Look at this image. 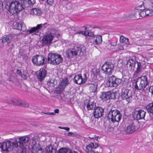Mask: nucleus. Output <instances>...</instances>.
<instances>
[{
  "mask_svg": "<svg viewBox=\"0 0 153 153\" xmlns=\"http://www.w3.org/2000/svg\"><path fill=\"white\" fill-rule=\"evenodd\" d=\"M12 39V37L10 35L4 36L0 39V47L2 48L8 45Z\"/></svg>",
  "mask_w": 153,
  "mask_h": 153,
  "instance_id": "4468645a",
  "label": "nucleus"
},
{
  "mask_svg": "<svg viewBox=\"0 0 153 153\" xmlns=\"http://www.w3.org/2000/svg\"><path fill=\"white\" fill-rule=\"evenodd\" d=\"M31 13L35 15H40L42 13L41 10L40 8H34L31 11Z\"/></svg>",
  "mask_w": 153,
  "mask_h": 153,
  "instance_id": "72a5a7b5",
  "label": "nucleus"
},
{
  "mask_svg": "<svg viewBox=\"0 0 153 153\" xmlns=\"http://www.w3.org/2000/svg\"><path fill=\"white\" fill-rule=\"evenodd\" d=\"M22 102L21 101L16 99L12 101V104L17 106H21Z\"/></svg>",
  "mask_w": 153,
  "mask_h": 153,
  "instance_id": "58836bf2",
  "label": "nucleus"
},
{
  "mask_svg": "<svg viewBox=\"0 0 153 153\" xmlns=\"http://www.w3.org/2000/svg\"><path fill=\"white\" fill-rule=\"evenodd\" d=\"M3 2L0 1V14L1 13V12L3 11Z\"/></svg>",
  "mask_w": 153,
  "mask_h": 153,
  "instance_id": "de8ad7c7",
  "label": "nucleus"
},
{
  "mask_svg": "<svg viewBox=\"0 0 153 153\" xmlns=\"http://www.w3.org/2000/svg\"><path fill=\"white\" fill-rule=\"evenodd\" d=\"M109 93H110L109 99L115 100L116 99H118L120 96V94L117 91L112 92L109 91Z\"/></svg>",
  "mask_w": 153,
  "mask_h": 153,
  "instance_id": "cd10ccee",
  "label": "nucleus"
},
{
  "mask_svg": "<svg viewBox=\"0 0 153 153\" xmlns=\"http://www.w3.org/2000/svg\"><path fill=\"white\" fill-rule=\"evenodd\" d=\"M52 39V36H50L48 34L45 35L42 37L41 41L44 46H48L51 43Z\"/></svg>",
  "mask_w": 153,
  "mask_h": 153,
  "instance_id": "6ab92c4d",
  "label": "nucleus"
},
{
  "mask_svg": "<svg viewBox=\"0 0 153 153\" xmlns=\"http://www.w3.org/2000/svg\"><path fill=\"white\" fill-rule=\"evenodd\" d=\"M114 66L112 62H105L102 67V70L103 73L106 74H111L114 70Z\"/></svg>",
  "mask_w": 153,
  "mask_h": 153,
  "instance_id": "9d476101",
  "label": "nucleus"
},
{
  "mask_svg": "<svg viewBox=\"0 0 153 153\" xmlns=\"http://www.w3.org/2000/svg\"><path fill=\"white\" fill-rule=\"evenodd\" d=\"M149 91L151 92L152 95H153V85L150 86L149 89Z\"/></svg>",
  "mask_w": 153,
  "mask_h": 153,
  "instance_id": "864d4df0",
  "label": "nucleus"
},
{
  "mask_svg": "<svg viewBox=\"0 0 153 153\" xmlns=\"http://www.w3.org/2000/svg\"><path fill=\"white\" fill-rule=\"evenodd\" d=\"M137 15V13H133L129 15V17L130 18H132L134 19H139V18H137L136 16Z\"/></svg>",
  "mask_w": 153,
  "mask_h": 153,
  "instance_id": "a18cd8bd",
  "label": "nucleus"
},
{
  "mask_svg": "<svg viewBox=\"0 0 153 153\" xmlns=\"http://www.w3.org/2000/svg\"><path fill=\"white\" fill-rule=\"evenodd\" d=\"M71 149L66 147L62 148L60 149L58 151L57 153H69Z\"/></svg>",
  "mask_w": 153,
  "mask_h": 153,
  "instance_id": "f704fd0d",
  "label": "nucleus"
},
{
  "mask_svg": "<svg viewBox=\"0 0 153 153\" xmlns=\"http://www.w3.org/2000/svg\"><path fill=\"white\" fill-rule=\"evenodd\" d=\"M139 128L137 124L132 122L129 123L125 129V133L128 134H131L136 131Z\"/></svg>",
  "mask_w": 153,
  "mask_h": 153,
  "instance_id": "9b49d317",
  "label": "nucleus"
},
{
  "mask_svg": "<svg viewBox=\"0 0 153 153\" xmlns=\"http://www.w3.org/2000/svg\"><path fill=\"white\" fill-rule=\"evenodd\" d=\"M54 112L56 113H58L59 112V109H56L54 110Z\"/></svg>",
  "mask_w": 153,
  "mask_h": 153,
  "instance_id": "69168bd1",
  "label": "nucleus"
},
{
  "mask_svg": "<svg viewBox=\"0 0 153 153\" xmlns=\"http://www.w3.org/2000/svg\"><path fill=\"white\" fill-rule=\"evenodd\" d=\"M24 7L25 8H30L36 3V0H21Z\"/></svg>",
  "mask_w": 153,
  "mask_h": 153,
  "instance_id": "4be33fe9",
  "label": "nucleus"
},
{
  "mask_svg": "<svg viewBox=\"0 0 153 153\" xmlns=\"http://www.w3.org/2000/svg\"><path fill=\"white\" fill-rule=\"evenodd\" d=\"M69 153H82V150H79L78 152L75 150L72 151L71 149L70 150Z\"/></svg>",
  "mask_w": 153,
  "mask_h": 153,
  "instance_id": "09e8293b",
  "label": "nucleus"
},
{
  "mask_svg": "<svg viewBox=\"0 0 153 153\" xmlns=\"http://www.w3.org/2000/svg\"><path fill=\"white\" fill-rule=\"evenodd\" d=\"M88 35L89 36H92L94 35V33L91 32H88Z\"/></svg>",
  "mask_w": 153,
  "mask_h": 153,
  "instance_id": "052dcab7",
  "label": "nucleus"
},
{
  "mask_svg": "<svg viewBox=\"0 0 153 153\" xmlns=\"http://www.w3.org/2000/svg\"><path fill=\"white\" fill-rule=\"evenodd\" d=\"M146 108L148 113H150L153 114V102L147 105Z\"/></svg>",
  "mask_w": 153,
  "mask_h": 153,
  "instance_id": "7c9ffc66",
  "label": "nucleus"
},
{
  "mask_svg": "<svg viewBox=\"0 0 153 153\" xmlns=\"http://www.w3.org/2000/svg\"><path fill=\"white\" fill-rule=\"evenodd\" d=\"M19 140L18 142H17L18 146L23 149L27 145L26 144L30 140V139L28 136H21L19 137Z\"/></svg>",
  "mask_w": 153,
  "mask_h": 153,
  "instance_id": "2eb2a0df",
  "label": "nucleus"
},
{
  "mask_svg": "<svg viewBox=\"0 0 153 153\" xmlns=\"http://www.w3.org/2000/svg\"><path fill=\"white\" fill-rule=\"evenodd\" d=\"M42 113L47 115H50V112H42Z\"/></svg>",
  "mask_w": 153,
  "mask_h": 153,
  "instance_id": "338daca9",
  "label": "nucleus"
},
{
  "mask_svg": "<svg viewBox=\"0 0 153 153\" xmlns=\"http://www.w3.org/2000/svg\"><path fill=\"white\" fill-rule=\"evenodd\" d=\"M95 44L98 45L101 44L102 42V36L101 35H98L94 37Z\"/></svg>",
  "mask_w": 153,
  "mask_h": 153,
  "instance_id": "c756f323",
  "label": "nucleus"
},
{
  "mask_svg": "<svg viewBox=\"0 0 153 153\" xmlns=\"http://www.w3.org/2000/svg\"><path fill=\"white\" fill-rule=\"evenodd\" d=\"M97 85H95L94 84H90L89 87V89L90 91L92 92L97 93Z\"/></svg>",
  "mask_w": 153,
  "mask_h": 153,
  "instance_id": "e433bc0d",
  "label": "nucleus"
},
{
  "mask_svg": "<svg viewBox=\"0 0 153 153\" xmlns=\"http://www.w3.org/2000/svg\"><path fill=\"white\" fill-rule=\"evenodd\" d=\"M132 94V91L128 89L123 88L121 90V97L122 99L128 102L131 100Z\"/></svg>",
  "mask_w": 153,
  "mask_h": 153,
  "instance_id": "1a4fd4ad",
  "label": "nucleus"
},
{
  "mask_svg": "<svg viewBox=\"0 0 153 153\" xmlns=\"http://www.w3.org/2000/svg\"><path fill=\"white\" fill-rule=\"evenodd\" d=\"M137 61L136 59H129L128 60L126 64V65L128 67L129 65V67L131 68L132 67H135V64L136 63Z\"/></svg>",
  "mask_w": 153,
  "mask_h": 153,
  "instance_id": "393cba45",
  "label": "nucleus"
},
{
  "mask_svg": "<svg viewBox=\"0 0 153 153\" xmlns=\"http://www.w3.org/2000/svg\"><path fill=\"white\" fill-rule=\"evenodd\" d=\"M68 81L67 78L63 79L61 81L60 83L59 84V85L60 87L64 89L66 86L68 84Z\"/></svg>",
  "mask_w": 153,
  "mask_h": 153,
  "instance_id": "2f4dec72",
  "label": "nucleus"
},
{
  "mask_svg": "<svg viewBox=\"0 0 153 153\" xmlns=\"http://www.w3.org/2000/svg\"><path fill=\"white\" fill-rule=\"evenodd\" d=\"M47 3L50 5H52L54 2V0H47Z\"/></svg>",
  "mask_w": 153,
  "mask_h": 153,
  "instance_id": "6e6d98bb",
  "label": "nucleus"
},
{
  "mask_svg": "<svg viewBox=\"0 0 153 153\" xmlns=\"http://www.w3.org/2000/svg\"><path fill=\"white\" fill-rule=\"evenodd\" d=\"M9 80L12 83H14L17 81L18 79L16 76L11 75L9 78Z\"/></svg>",
  "mask_w": 153,
  "mask_h": 153,
  "instance_id": "37998d69",
  "label": "nucleus"
},
{
  "mask_svg": "<svg viewBox=\"0 0 153 153\" xmlns=\"http://www.w3.org/2000/svg\"><path fill=\"white\" fill-rule=\"evenodd\" d=\"M120 42H125L126 45H129V42H128V38H124V36H121L120 38Z\"/></svg>",
  "mask_w": 153,
  "mask_h": 153,
  "instance_id": "79ce46f5",
  "label": "nucleus"
},
{
  "mask_svg": "<svg viewBox=\"0 0 153 153\" xmlns=\"http://www.w3.org/2000/svg\"><path fill=\"white\" fill-rule=\"evenodd\" d=\"M62 61L61 55L59 54L51 53L48 54L47 61L48 63L56 66L61 63Z\"/></svg>",
  "mask_w": 153,
  "mask_h": 153,
  "instance_id": "39448f33",
  "label": "nucleus"
},
{
  "mask_svg": "<svg viewBox=\"0 0 153 153\" xmlns=\"http://www.w3.org/2000/svg\"><path fill=\"white\" fill-rule=\"evenodd\" d=\"M140 12H137V15H139L140 16L142 17H144L146 16V13L145 10H140Z\"/></svg>",
  "mask_w": 153,
  "mask_h": 153,
  "instance_id": "c03bdc74",
  "label": "nucleus"
},
{
  "mask_svg": "<svg viewBox=\"0 0 153 153\" xmlns=\"http://www.w3.org/2000/svg\"><path fill=\"white\" fill-rule=\"evenodd\" d=\"M13 27L15 29L22 30V32L27 30L25 25L22 23L14 22L13 23Z\"/></svg>",
  "mask_w": 153,
  "mask_h": 153,
  "instance_id": "412c9836",
  "label": "nucleus"
},
{
  "mask_svg": "<svg viewBox=\"0 0 153 153\" xmlns=\"http://www.w3.org/2000/svg\"><path fill=\"white\" fill-rule=\"evenodd\" d=\"M29 106V103L28 102H25V101L22 102V104H21V106L26 107V108H27V107H28Z\"/></svg>",
  "mask_w": 153,
  "mask_h": 153,
  "instance_id": "49530a36",
  "label": "nucleus"
},
{
  "mask_svg": "<svg viewBox=\"0 0 153 153\" xmlns=\"http://www.w3.org/2000/svg\"><path fill=\"white\" fill-rule=\"evenodd\" d=\"M64 129L66 130V131H68L70 130V128L68 127H64Z\"/></svg>",
  "mask_w": 153,
  "mask_h": 153,
  "instance_id": "0e129e2a",
  "label": "nucleus"
},
{
  "mask_svg": "<svg viewBox=\"0 0 153 153\" xmlns=\"http://www.w3.org/2000/svg\"><path fill=\"white\" fill-rule=\"evenodd\" d=\"M66 53L67 57L69 58H72L76 56L73 48L68 49Z\"/></svg>",
  "mask_w": 153,
  "mask_h": 153,
  "instance_id": "b1692460",
  "label": "nucleus"
},
{
  "mask_svg": "<svg viewBox=\"0 0 153 153\" xmlns=\"http://www.w3.org/2000/svg\"><path fill=\"white\" fill-rule=\"evenodd\" d=\"M86 107L88 110H93V115L95 118H99L102 117L104 114L103 108L100 106H96V103L94 101L90 102L89 100H85L83 104V106Z\"/></svg>",
  "mask_w": 153,
  "mask_h": 153,
  "instance_id": "f257e3e1",
  "label": "nucleus"
},
{
  "mask_svg": "<svg viewBox=\"0 0 153 153\" xmlns=\"http://www.w3.org/2000/svg\"><path fill=\"white\" fill-rule=\"evenodd\" d=\"M17 141L13 142L10 141H7L0 143V148L3 151L8 152L11 151L13 147L17 148L18 147Z\"/></svg>",
  "mask_w": 153,
  "mask_h": 153,
  "instance_id": "423d86ee",
  "label": "nucleus"
},
{
  "mask_svg": "<svg viewBox=\"0 0 153 153\" xmlns=\"http://www.w3.org/2000/svg\"><path fill=\"white\" fill-rule=\"evenodd\" d=\"M35 145H34L33 146L32 151L33 153H41L43 152L44 150L41 147L38 148L36 147Z\"/></svg>",
  "mask_w": 153,
  "mask_h": 153,
  "instance_id": "473e14b6",
  "label": "nucleus"
},
{
  "mask_svg": "<svg viewBox=\"0 0 153 153\" xmlns=\"http://www.w3.org/2000/svg\"><path fill=\"white\" fill-rule=\"evenodd\" d=\"M148 84L147 77L146 76L139 77L135 80L134 86L135 89L137 91H145V88Z\"/></svg>",
  "mask_w": 153,
  "mask_h": 153,
  "instance_id": "20e7f679",
  "label": "nucleus"
},
{
  "mask_svg": "<svg viewBox=\"0 0 153 153\" xmlns=\"http://www.w3.org/2000/svg\"><path fill=\"white\" fill-rule=\"evenodd\" d=\"M146 112L139 109L138 111L133 110L132 112V117L134 119L138 120L144 118Z\"/></svg>",
  "mask_w": 153,
  "mask_h": 153,
  "instance_id": "f8f14e48",
  "label": "nucleus"
},
{
  "mask_svg": "<svg viewBox=\"0 0 153 153\" xmlns=\"http://www.w3.org/2000/svg\"><path fill=\"white\" fill-rule=\"evenodd\" d=\"M136 63L137 64V67L136 70L134 72V74H137L141 73L143 69L142 64L141 62L137 61Z\"/></svg>",
  "mask_w": 153,
  "mask_h": 153,
  "instance_id": "a878e982",
  "label": "nucleus"
},
{
  "mask_svg": "<svg viewBox=\"0 0 153 153\" xmlns=\"http://www.w3.org/2000/svg\"><path fill=\"white\" fill-rule=\"evenodd\" d=\"M48 25L46 23L43 24H38L37 25L36 27H32L29 31L27 30V32L29 31L30 33H32L35 32L34 34H37V33H38L40 31L46 28L47 25Z\"/></svg>",
  "mask_w": 153,
  "mask_h": 153,
  "instance_id": "ddd939ff",
  "label": "nucleus"
},
{
  "mask_svg": "<svg viewBox=\"0 0 153 153\" xmlns=\"http://www.w3.org/2000/svg\"><path fill=\"white\" fill-rule=\"evenodd\" d=\"M47 75V71L43 68H41L36 73L38 81L42 82L44 80Z\"/></svg>",
  "mask_w": 153,
  "mask_h": 153,
  "instance_id": "a211bd4d",
  "label": "nucleus"
},
{
  "mask_svg": "<svg viewBox=\"0 0 153 153\" xmlns=\"http://www.w3.org/2000/svg\"><path fill=\"white\" fill-rule=\"evenodd\" d=\"M68 135L69 136H75V134L72 132H69L68 133Z\"/></svg>",
  "mask_w": 153,
  "mask_h": 153,
  "instance_id": "13d9d810",
  "label": "nucleus"
},
{
  "mask_svg": "<svg viewBox=\"0 0 153 153\" xmlns=\"http://www.w3.org/2000/svg\"><path fill=\"white\" fill-rule=\"evenodd\" d=\"M13 48V44H12L9 47V48L8 49H7V51L8 52H11Z\"/></svg>",
  "mask_w": 153,
  "mask_h": 153,
  "instance_id": "3c124183",
  "label": "nucleus"
},
{
  "mask_svg": "<svg viewBox=\"0 0 153 153\" xmlns=\"http://www.w3.org/2000/svg\"><path fill=\"white\" fill-rule=\"evenodd\" d=\"M150 9H147L146 10H145V12L146 13V16H149V13H151Z\"/></svg>",
  "mask_w": 153,
  "mask_h": 153,
  "instance_id": "5fc2aeb1",
  "label": "nucleus"
},
{
  "mask_svg": "<svg viewBox=\"0 0 153 153\" xmlns=\"http://www.w3.org/2000/svg\"><path fill=\"white\" fill-rule=\"evenodd\" d=\"M109 91L104 92H101L100 95V98L103 101H107L110 99Z\"/></svg>",
  "mask_w": 153,
  "mask_h": 153,
  "instance_id": "5701e85b",
  "label": "nucleus"
},
{
  "mask_svg": "<svg viewBox=\"0 0 153 153\" xmlns=\"http://www.w3.org/2000/svg\"><path fill=\"white\" fill-rule=\"evenodd\" d=\"M60 36V34L58 32L56 34L55 37H56L57 38H59V37Z\"/></svg>",
  "mask_w": 153,
  "mask_h": 153,
  "instance_id": "bf43d9fd",
  "label": "nucleus"
},
{
  "mask_svg": "<svg viewBox=\"0 0 153 153\" xmlns=\"http://www.w3.org/2000/svg\"><path fill=\"white\" fill-rule=\"evenodd\" d=\"M107 117L108 120L104 122V125L105 128L110 125V121L113 123L119 122L122 116L119 110L112 108L107 112Z\"/></svg>",
  "mask_w": 153,
  "mask_h": 153,
  "instance_id": "7ed1b4c3",
  "label": "nucleus"
},
{
  "mask_svg": "<svg viewBox=\"0 0 153 153\" xmlns=\"http://www.w3.org/2000/svg\"><path fill=\"white\" fill-rule=\"evenodd\" d=\"M98 146V144L91 143L86 146V151L87 153H96L93 149H96Z\"/></svg>",
  "mask_w": 153,
  "mask_h": 153,
  "instance_id": "aec40b11",
  "label": "nucleus"
},
{
  "mask_svg": "<svg viewBox=\"0 0 153 153\" xmlns=\"http://www.w3.org/2000/svg\"><path fill=\"white\" fill-rule=\"evenodd\" d=\"M5 8L12 14L18 13L25 9L22 2L16 0H13L6 2Z\"/></svg>",
  "mask_w": 153,
  "mask_h": 153,
  "instance_id": "f03ea898",
  "label": "nucleus"
},
{
  "mask_svg": "<svg viewBox=\"0 0 153 153\" xmlns=\"http://www.w3.org/2000/svg\"><path fill=\"white\" fill-rule=\"evenodd\" d=\"M16 73L18 75L20 76L22 74L21 71V70L19 69H17V70Z\"/></svg>",
  "mask_w": 153,
  "mask_h": 153,
  "instance_id": "4d7b16f0",
  "label": "nucleus"
},
{
  "mask_svg": "<svg viewBox=\"0 0 153 153\" xmlns=\"http://www.w3.org/2000/svg\"><path fill=\"white\" fill-rule=\"evenodd\" d=\"M150 1L151 3V4L152 5V7L153 8V0H151Z\"/></svg>",
  "mask_w": 153,
  "mask_h": 153,
  "instance_id": "774afa93",
  "label": "nucleus"
},
{
  "mask_svg": "<svg viewBox=\"0 0 153 153\" xmlns=\"http://www.w3.org/2000/svg\"><path fill=\"white\" fill-rule=\"evenodd\" d=\"M85 76V78H83L81 74H78L74 76L73 79L74 82L78 85L82 84L85 83L87 80L86 75L84 74Z\"/></svg>",
  "mask_w": 153,
  "mask_h": 153,
  "instance_id": "f3484780",
  "label": "nucleus"
},
{
  "mask_svg": "<svg viewBox=\"0 0 153 153\" xmlns=\"http://www.w3.org/2000/svg\"><path fill=\"white\" fill-rule=\"evenodd\" d=\"M20 76L24 80H26L27 78V76L24 74H22Z\"/></svg>",
  "mask_w": 153,
  "mask_h": 153,
  "instance_id": "603ef678",
  "label": "nucleus"
},
{
  "mask_svg": "<svg viewBox=\"0 0 153 153\" xmlns=\"http://www.w3.org/2000/svg\"><path fill=\"white\" fill-rule=\"evenodd\" d=\"M150 12L151 13H149V16H153V9L152 10H151V9L150 10Z\"/></svg>",
  "mask_w": 153,
  "mask_h": 153,
  "instance_id": "e2e57ef3",
  "label": "nucleus"
},
{
  "mask_svg": "<svg viewBox=\"0 0 153 153\" xmlns=\"http://www.w3.org/2000/svg\"><path fill=\"white\" fill-rule=\"evenodd\" d=\"M111 45L112 46H114L116 45V43L115 42H111Z\"/></svg>",
  "mask_w": 153,
  "mask_h": 153,
  "instance_id": "680f3d73",
  "label": "nucleus"
},
{
  "mask_svg": "<svg viewBox=\"0 0 153 153\" xmlns=\"http://www.w3.org/2000/svg\"><path fill=\"white\" fill-rule=\"evenodd\" d=\"M46 153H56V149L54 148L51 145L47 146L45 148Z\"/></svg>",
  "mask_w": 153,
  "mask_h": 153,
  "instance_id": "bb28decb",
  "label": "nucleus"
},
{
  "mask_svg": "<svg viewBox=\"0 0 153 153\" xmlns=\"http://www.w3.org/2000/svg\"><path fill=\"white\" fill-rule=\"evenodd\" d=\"M19 55L20 57H22L23 59H26L27 58L26 53L22 50H20L19 53Z\"/></svg>",
  "mask_w": 153,
  "mask_h": 153,
  "instance_id": "a19ab883",
  "label": "nucleus"
},
{
  "mask_svg": "<svg viewBox=\"0 0 153 153\" xmlns=\"http://www.w3.org/2000/svg\"><path fill=\"white\" fill-rule=\"evenodd\" d=\"M85 33H86V31H77L75 33V34H82V35H85Z\"/></svg>",
  "mask_w": 153,
  "mask_h": 153,
  "instance_id": "8fccbe9b",
  "label": "nucleus"
},
{
  "mask_svg": "<svg viewBox=\"0 0 153 153\" xmlns=\"http://www.w3.org/2000/svg\"><path fill=\"white\" fill-rule=\"evenodd\" d=\"M73 48L76 56L78 55L79 56H83V51H85V48L83 45H77L74 46Z\"/></svg>",
  "mask_w": 153,
  "mask_h": 153,
  "instance_id": "dca6fc26",
  "label": "nucleus"
},
{
  "mask_svg": "<svg viewBox=\"0 0 153 153\" xmlns=\"http://www.w3.org/2000/svg\"><path fill=\"white\" fill-rule=\"evenodd\" d=\"M58 32V30L54 29H51V32L48 34L50 36H52V38L53 39L55 37V36L56 34Z\"/></svg>",
  "mask_w": 153,
  "mask_h": 153,
  "instance_id": "ea45409f",
  "label": "nucleus"
},
{
  "mask_svg": "<svg viewBox=\"0 0 153 153\" xmlns=\"http://www.w3.org/2000/svg\"><path fill=\"white\" fill-rule=\"evenodd\" d=\"M57 81L54 79H50L47 83V85L50 88L54 87L55 85L57 84Z\"/></svg>",
  "mask_w": 153,
  "mask_h": 153,
  "instance_id": "c85d7f7f",
  "label": "nucleus"
},
{
  "mask_svg": "<svg viewBox=\"0 0 153 153\" xmlns=\"http://www.w3.org/2000/svg\"><path fill=\"white\" fill-rule=\"evenodd\" d=\"M143 5L146 7V8L147 9H152L153 8L151 4V3L149 0H147L146 1L144 2H143Z\"/></svg>",
  "mask_w": 153,
  "mask_h": 153,
  "instance_id": "c9c22d12",
  "label": "nucleus"
},
{
  "mask_svg": "<svg viewBox=\"0 0 153 153\" xmlns=\"http://www.w3.org/2000/svg\"><path fill=\"white\" fill-rule=\"evenodd\" d=\"M122 79L113 75L109 77L106 85L108 87H116L121 82Z\"/></svg>",
  "mask_w": 153,
  "mask_h": 153,
  "instance_id": "6e6552de",
  "label": "nucleus"
},
{
  "mask_svg": "<svg viewBox=\"0 0 153 153\" xmlns=\"http://www.w3.org/2000/svg\"><path fill=\"white\" fill-rule=\"evenodd\" d=\"M64 89L62 88V87H60V86L59 85L58 87H57L56 88L55 93L56 94H60L62 93Z\"/></svg>",
  "mask_w": 153,
  "mask_h": 153,
  "instance_id": "4c0bfd02",
  "label": "nucleus"
},
{
  "mask_svg": "<svg viewBox=\"0 0 153 153\" xmlns=\"http://www.w3.org/2000/svg\"><path fill=\"white\" fill-rule=\"evenodd\" d=\"M33 64L36 66H42L46 62V58L43 55H36L33 56L32 59Z\"/></svg>",
  "mask_w": 153,
  "mask_h": 153,
  "instance_id": "0eeeda50",
  "label": "nucleus"
}]
</instances>
